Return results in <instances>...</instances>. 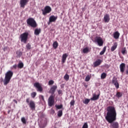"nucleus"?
<instances>
[{
	"label": "nucleus",
	"instance_id": "bb28decb",
	"mask_svg": "<svg viewBox=\"0 0 128 128\" xmlns=\"http://www.w3.org/2000/svg\"><path fill=\"white\" fill-rule=\"evenodd\" d=\"M106 47H104L103 48V50L100 52V56H102V54H104V52H106Z\"/></svg>",
	"mask_w": 128,
	"mask_h": 128
},
{
	"label": "nucleus",
	"instance_id": "412c9836",
	"mask_svg": "<svg viewBox=\"0 0 128 128\" xmlns=\"http://www.w3.org/2000/svg\"><path fill=\"white\" fill-rule=\"evenodd\" d=\"M100 98V95H94L93 97L90 98L91 100H96Z\"/></svg>",
	"mask_w": 128,
	"mask_h": 128
},
{
	"label": "nucleus",
	"instance_id": "7ed1b4c3",
	"mask_svg": "<svg viewBox=\"0 0 128 128\" xmlns=\"http://www.w3.org/2000/svg\"><path fill=\"white\" fill-rule=\"evenodd\" d=\"M26 22L28 25L30 26H32V28H36V26H38L36 20H34V19L33 18H28Z\"/></svg>",
	"mask_w": 128,
	"mask_h": 128
},
{
	"label": "nucleus",
	"instance_id": "39448f33",
	"mask_svg": "<svg viewBox=\"0 0 128 128\" xmlns=\"http://www.w3.org/2000/svg\"><path fill=\"white\" fill-rule=\"evenodd\" d=\"M94 42H97L99 46H102L104 44V40H102V38L100 36H96Z\"/></svg>",
	"mask_w": 128,
	"mask_h": 128
},
{
	"label": "nucleus",
	"instance_id": "c756f323",
	"mask_svg": "<svg viewBox=\"0 0 128 128\" xmlns=\"http://www.w3.org/2000/svg\"><path fill=\"white\" fill-rule=\"evenodd\" d=\"M106 78V74L103 72L102 74H101V78L102 80H104V78Z\"/></svg>",
	"mask_w": 128,
	"mask_h": 128
},
{
	"label": "nucleus",
	"instance_id": "58836bf2",
	"mask_svg": "<svg viewBox=\"0 0 128 128\" xmlns=\"http://www.w3.org/2000/svg\"><path fill=\"white\" fill-rule=\"evenodd\" d=\"M53 84H54V82L53 80H50L48 82L49 86H52Z\"/></svg>",
	"mask_w": 128,
	"mask_h": 128
},
{
	"label": "nucleus",
	"instance_id": "09e8293b",
	"mask_svg": "<svg viewBox=\"0 0 128 128\" xmlns=\"http://www.w3.org/2000/svg\"><path fill=\"white\" fill-rule=\"evenodd\" d=\"M13 101L16 104H18V101H16V100H14Z\"/></svg>",
	"mask_w": 128,
	"mask_h": 128
},
{
	"label": "nucleus",
	"instance_id": "f3484780",
	"mask_svg": "<svg viewBox=\"0 0 128 128\" xmlns=\"http://www.w3.org/2000/svg\"><path fill=\"white\" fill-rule=\"evenodd\" d=\"M68 55L66 54H63L62 56V64H64V62H66V58H68Z\"/></svg>",
	"mask_w": 128,
	"mask_h": 128
},
{
	"label": "nucleus",
	"instance_id": "aec40b11",
	"mask_svg": "<svg viewBox=\"0 0 128 128\" xmlns=\"http://www.w3.org/2000/svg\"><path fill=\"white\" fill-rule=\"evenodd\" d=\"M114 38H115L116 40H118L120 38V33L118 32H116L114 34Z\"/></svg>",
	"mask_w": 128,
	"mask_h": 128
},
{
	"label": "nucleus",
	"instance_id": "393cba45",
	"mask_svg": "<svg viewBox=\"0 0 128 128\" xmlns=\"http://www.w3.org/2000/svg\"><path fill=\"white\" fill-rule=\"evenodd\" d=\"M64 80H65L68 82V80H70V75H68V74H66L64 76Z\"/></svg>",
	"mask_w": 128,
	"mask_h": 128
},
{
	"label": "nucleus",
	"instance_id": "49530a36",
	"mask_svg": "<svg viewBox=\"0 0 128 128\" xmlns=\"http://www.w3.org/2000/svg\"><path fill=\"white\" fill-rule=\"evenodd\" d=\"M6 50H8V47H4V52H6Z\"/></svg>",
	"mask_w": 128,
	"mask_h": 128
},
{
	"label": "nucleus",
	"instance_id": "c9c22d12",
	"mask_svg": "<svg viewBox=\"0 0 128 128\" xmlns=\"http://www.w3.org/2000/svg\"><path fill=\"white\" fill-rule=\"evenodd\" d=\"M55 106L58 110H60V108H62V104H61V105H56Z\"/></svg>",
	"mask_w": 128,
	"mask_h": 128
},
{
	"label": "nucleus",
	"instance_id": "7c9ffc66",
	"mask_svg": "<svg viewBox=\"0 0 128 128\" xmlns=\"http://www.w3.org/2000/svg\"><path fill=\"white\" fill-rule=\"evenodd\" d=\"M90 100L86 98L83 102V103L84 104H88Z\"/></svg>",
	"mask_w": 128,
	"mask_h": 128
},
{
	"label": "nucleus",
	"instance_id": "cd10ccee",
	"mask_svg": "<svg viewBox=\"0 0 128 128\" xmlns=\"http://www.w3.org/2000/svg\"><path fill=\"white\" fill-rule=\"evenodd\" d=\"M90 78H92V76H90L89 75L86 76L85 78V82H90Z\"/></svg>",
	"mask_w": 128,
	"mask_h": 128
},
{
	"label": "nucleus",
	"instance_id": "ddd939ff",
	"mask_svg": "<svg viewBox=\"0 0 128 128\" xmlns=\"http://www.w3.org/2000/svg\"><path fill=\"white\" fill-rule=\"evenodd\" d=\"M28 2V0H20V6L21 8H24L25 6Z\"/></svg>",
	"mask_w": 128,
	"mask_h": 128
},
{
	"label": "nucleus",
	"instance_id": "1a4fd4ad",
	"mask_svg": "<svg viewBox=\"0 0 128 128\" xmlns=\"http://www.w3.org/2000/svg\"><path fill=\"white\" fill-rule=\"evenodd\" d=\"M112 84L115 86V88H120V84H118V79H116V78H113L112 80Z\"/></svg>",
	"mask_w": 128,
	"mask_h": 128
},
{
	"label": "nucleus",
	"instance_id": "4be33fe9",
	"mask_svg": "<svg viewBox=\"0 0 128 128\" xmlns=\"http://www.w3.org/2000/svg\"><path fill=\"white\" fill-rule=\"evenodd\" d=\"M53 48H58V43L57 42H54V43H53Z\"/></svg>",
	"mask_w": 128,
	"mask_h": 128
},
{
	"label": "nucleus",
	"instance_id": "a18cd8bd",
	"mask_svg": "<svg viewBox=\"0 0 128 128\" xmlns=\"http://www.w3.org/2000/svg\"><path fill=\"white\" fill-rule=\"evenodd\" d=\"M51 114H54V110L52 109V110H51Z\"/></svg>",
	"mask_w": 128,
	"mask_h": 128
},
{
	"label": "nucleus",
	"instance_id": "f03ea898",
	"mask_svg": "<svg viewBox=\"0 0 128 128\" xmlns=\"http://www.w3.org/2000/svg\"><path fill=\"white\" fill-rule=\"evenodd\" d=\"M12 76H14V72L12 70H8L6 73L5 77L3 81L4 86H6V84L10 83L12 78Z\"/></svg>",
	"mask_w": 128,
	"mask_h": 128
},
{
	"label": "nucleus",
	"instance_id": "6ab92c4d",
	"mask_svg": "<svg viewBox=\"0 0 128 128\" xmlns=\"http://www.w3.org/2000/svg\"><path fill=\"white\" fill-rule=\"evenodd\" d=\"M116 48H118V43L115 42L111 48V52H114Z\"/></svg>",
	"mask_w": 128,
	"mask_h": 128
},
{
	"label": "nucleus",
	"instance_id": "2eb2a0df",
	"mask_svg": "<svg viewBox=\"0 0 128 128\" xmlns=\"http://www.w3.org/2000/svg\"><path fill=\"white\" fill-rule=\"evenodd\" d=\"M42 32V29L40 28H36L34 30V34L35 36H40V34Z\"/></svg>",
	"mask_w": 128,
	"mask_h": 128
},
{
	"label": "nucleus",
	"instance_id": "e433bc0d",
	"mask_svg": "<svg viewBox=\"0 0 128 128\" xmlns=\"http://www.w3.org/2000/svg\"><path fill=\"white\" fill-rule=\"evenodd\" d=\"M82 128H88V122L84 123Z\"/></svg>",
	"mask_w": 128,
	"mask_h": 128
},
{
	"label": "nucleus",
	"instance_id": "f257e3e1",
	"mask_svg": "<svg viewBox=\"0 0 128 128\" xmlns=\"http://www.w3.org/2000/svg\"><path fill=\"white\" fill-rule=\"evenodd\" d=\"M106 110L108 112L105 118L109 124H111L110 128H118V122H114L116 120V108L112 106H108V107Z\"/></svg>",
	"mask_w": 128,
	"mask_h": 128
},
{
	"label": "nucleus",
	"instance_id": "f704fd0d",
	"mask_svg": "<svg viewBox=\"0 0 128 128\" xmlns=\"http://www.w3.org/2000/svg\"><path fill=\"white\" fill-rule=\"evenodd\" d=\"M21 120H22V122L23 124H26V118L24 117H22L21 118Z\"/></svg>",
	"mask_w": 128,
	"mask_h": 128
},
{
	"label": "nucleus",
	"instance_id": "9d476101",
	"mask_svg": "<svg viewBox=\"0 0 128 128\" xmlns=\"http://www.w3.org/2000/svg\"><path fill=\"white\" fill-rule=\"evenodd\" d=\"M29 107L31 110H36V104L33 100H30L28 104Z\"/></svg>",
	"mask_w": 128,
	"mask_h": 128
},
{
	"label": "nucleus",
	"instance_id": "a211bd4d",
	"mask_svg": "<svg viewBox=\"0 0 128 128\" xmlns=\"http://www.w3.org/2000/svg\"><path fill=\"white\" fill-rule=\"evenodd\" d=\"M102 64V60H96L94 63V66L96 68L98 66H100Z\"/></svg>",
	"mask_w": 128,
	"mask_h": 128
},
{
	"label": "nucleus",
	"instance_id": "c03bdc74",
	"mask_svg": "<svg viewBox=\"0 0 128 128\" xmlns=\"http://www.w3.org/2000/svg\"><path fill=\"white\" fill-rule=\"evenodd\" d=\"M26 102H27V104H30V98L26 100Z\"/></svg>",
	"mask_w": 128,
	"mask_h": 128
},
{
	"label": "nucleus",
	"instance_id": "4c0bfd02",
	"mask_svg": "<svg viewBox=\"0 0 128 128\" xmlns=\"http://www.w3.org/2000/svg\"><path fill=\"white\" fill-rule=\"evenodd\" d=\"M26 48H28V50H30V48H32V47L30 46V43L26 45Z\"/></svg>",
	"mask_w": 128,
	"mask_h": 128
},
{
	"label": "nucleus",
	"instance_id": "0eeeda50",
	"mask_svg": "<svg viewBox=\"0 0 128 128\" xmlns=\"http://www.w3.org/2000/svg\"><path fill=\"white\" fill-rule=\"evenodd\" d=\"M54 104V97L50 96L48 99V105L49 106H52Z\"/></svg>",
	"mask_w": 128,
	"mask_h": 128
},
{
	"label": "nucleus",
	"instance_id": "a878e982",
	"mask_svg": "<svg viewBox=\"0 0 128 128\" xmlns=\"http://www.w3.org/2000/svg\"><path fill=\"white\" fill-rule=\"evenodd\" d=\"M18 68H24V63L20 62L18 65Z\"/></svg>",
	"mask_w": 128,
	"mask_h": 128
},
{
	"label": "nucleus",
	"instance_id": "423d86ee",
	"mask_svg": "<svg viewBox=\"0 0 128 128\" xmlns=\"http://www.w3.org/2000/svg\"><path fill=\"white\" fill-rule=\"evenodd\" d=\"M42 14L44 16H46L47 14H50L52 12V8L50 6H46L44 10H42Z\"/></svg>",
	"mask_w": 128,
	"mask_h": 128
},
{
	"label": "nucleus",
	"instance_id": "a19ab883",
	"mask_svg": "<svg viewBox=\"0 0 128 128\" xmlns=\"http://www.w3.org/2000/svg\"><path fill=\"white\" fill-rule=\"evenodd\" d=\"M39 98H40V100H43V102L44 101V96L42 95H40L39 96Z\"/></svg>",
	"mask_w": 128,
	"mask_h": 128
},
{
	"label": "nucleus",
	"instance_id": "de8ad7c7",
	"mask_svg": "<svg viewBox=\"0 0 128 128\" xmlns=\"http://www.w3.org/2000/svg\"><path fill=\"white\" fill-rule=\"evenodd\" d=\"M128 70L126 71V74L128 75V66H127Z\"/></svg>",
	"mask_w": 128,
	"mask_h": 128
},
{
	"label": "nucleus",
	"instance_id": "dca6fc26",
	"mask_svg": "<svg viewBox=\"0 0 128 128\" xmlns=\"http://www.w3.org/2000/svg\"><path fill=\"white\" fill-rule=\"evenodd\" d=\"M104 22H109L110 20V15L108 14H106V15L104 17Z\"/></svg>",
	"mask_w": 128,
	"mask_h": 128
},
{
	"label": "nucleus",
	"instance_id": "c85d7f7f",
	"mask_svg": "<svg viewBox=\"0 0 128 128\" xmlns=\"http://www.w3.org/2000/svg\"><path fill=\"white\" fill-rule=\"evenodd\" d=\"M127 51H126V48H122V54H127Z\"/></svg>",
	"mask_w": 128,
	"mask_h": 128
},
{
	"label": "nucleus",
	"instance_id": "79ce46f5",
	"mask_svg": "<svg viewBox=\"0 0 128 128\" xmlns=\"http://www.w3.org/2000/svg\"><path fill=\"white\" fill-rule=\"evenodd\" d=\"M16 68H18V66H16V64H14V66L12 67V68H15V69H16Z\"/></svg>",
	"mask_w": 128,
	"mask_h": 128
},
{
	"label": "nucleus",
	"instance_id": "9b49d317",
	"mask_svg": "<svg viewBox=\"0 0 128 128\" xmlns=\"http://www.w3.org/2000/svg\"><path fill=\"white\" fill-rule=\"evenodd\" d=\"M56 88H58V86H56V85L53 86L52 87H51L50 88L49 92H50V94H54V92H56Z\"/></svg>",
	"mask_w": 128,
	"mask_h": 128
},
{
	"label": "nucleus",
	"instance_id": "37998d69",
	"mask_svg": "<svg viewBox=\"0 0 128 128\" xmlns=\"http://www.w3.org/2000/svg\"><path fill=\"white\" fill-rule=\"evenodd\" d=\"M62 91L61 90H59L58 91V94H62Z\"/></svg>",
	"mask_w": 128,
	"mask_h": 128
},
{
	"label": "nucleus",
	"instance_id": "2f4dec72",
	"mask_svg": "<svg viewBox=\"0 0 128 128\" xmlns=\"http://www.w3.org/2000/svg\"><path fill=\"white\" fill-rule=\"evenodd\" d=\"M16 54L18 58H20V56H22V52L20 51H17Z\"/></svg>",
	"mask_w": 128,
	"mask_h": 128
},
{
	"label": "nucleus",
	"instance_id": "5701e85b",
	"mask_svg": "<svg viewBox=\"0 0 128 128\" xmlns=\"http://www.w3.org/2000/svg\"><path fill=\"white\" fill-rule=\"evenodd\" d=\"M88 51L89 49L88 47L84 48L82 50V52H84V54H88Z\"/></svg>",
	"mask_w": 128,
	"mask_h": 128
},
{
	"label": "nucleus",
	"instance_id": "ea45409f",
	"mask_svg": "<svg viewBox=\"0 0 128 128\" xmlns=\"http://www.w3.org/2000/svg\"><path fill=\"white\" fill-rule=\"evenodd\" d=\"M74 100H72L70 102V106H74Z\"/></svg>",
	"mask_w": 128,
	"mask_h": 128
},
{
	"label": "nucleus",
	"instance_id": "4468645a",
	"mask_svg": "<svg viewBox=\"0 0 128 128\" xmlns=\"http://www.w3.org/2000/svg\"><path fill=\"white\" fill-rule=\"evenodd\" d=\"M120 72L122 74L124 72V70H126V64L124 63H122L120 65Z\"/></svg>",
	"mask_w": 128,
	"mask_h": 128
},
{
	"label": "nucleus",
	"instance_id": "f8f14e48",
	"mask_svg": "<svg viewBox=\"0 0 128 128\" xmlns=\"http://www.w3.org/2000/svg\"><path fill=\"white\" fill-rule=\"evenodd\" d=\"M58 20V16H52L49 18V22H55Z\"/></svg>",
	"mask_w": 128,
	"mask_h": 128
},
{
	"label": "nucleus",
	"instance_id": "473e14b6",
	"mask_svg": "<svg viewBox=\"0 0 128 128\" xmlns=\"http://www.w3.org/2000/svg\"><path fill=\"white\" fill-rule=\"evenodd\" d=\"M36 96V92H32V93H31V96L33 98H34Z\"/></svg>",
	"mask_w": 128,
	"mask_h": 128
},
{
	"label": "nucleus",
	"instance_id": "20e7f679",
	"mask_svg": "<svg viewBox=\"0 0 128 128\" xmlns=\"http://www.w3.org/2000/svg\"><path fill=\"white\" fill-rule=\"evenodd\" d=\"M28 32H24L20 36V38L22 42L26 44V40H28Z\"/></svg>",
	"mask_w": 128,
	"mask_h": 128
},
{
	"label": "nucleus",
	"instance_id": "6e6552de",
	"mask_svg": "<svg viewBox=\"0 0 128 128\" xmlns=\"http://www.w3.org/2000/svg\"><path fill=\"white\" fill-rule=\"evenodd\" d=\"M34 86L38 88V91L42 92V85L39 82H36L34 84Z\"/></svg>",
	"mask_w": 128,
	"mask_h": 128
},
{
	"label": "nucleus",
	"instance_id": "72a5a7b5",
	"mask_svg": "<svg viewBox=\"0 0 128 128\" xmlns=\"http://www.w3.org/2000/svg\"><path fill=\"white\" fill-rule=\"evenodd\" d=\"M58 116L60 118V116H62V110H59L58 113Z\"/></svg>",
	"mask_w": 128,
	"mask_h": 128
},
{
	"label": "nucleus",
	"instance_id": "b1692460",
	"mask_svg": "<svg viewBox=\"0 0 128 128\" xmlns=\"http://www.w3.org/2000/svg\"><path fill=\"white\" fill-rule=\"evenodd\" d=\"M122 93L120 92H118L116 94V97L120 98H122Z\"/></svg>",
	"mask_w": 128,
	"mask_h": 128
}]
</instances>
